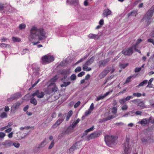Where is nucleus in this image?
Returning a JSON list of instances; mask_svg holds the SVG:
<instances>
[{"instance_id": "c756f323", "label": "nucleus", "mask_w": 154, "mask_h": 154, "mask_svg": "<svg viewBox=\"0 0 154 154\" xmlns=\"http://www.w3.org/2000/svg\"><path fill=\"white\" fill-rule=\"evenodd\" d=\"M30 102L33 104L34 106H35L37 104V101L34 97L32 98L30 100Z\"/></svg>"}, {"instance_id": "58836bf2", "label": "nucleus", "mask_w": 154, "mask_h": 154, "mask_svg": "<svg viewBox=\"0 0 154 154\" xmlns=\"http://www.w3.org/2000/svg\"><path fill=\"white\" fill-rule=\"evenodd\" d=\"M58 88L56 85H54L52 88V92H55L58 90Z\"/></svg>"}, {"instance_id": "bf43d9fd", "label": "nucleus", "mask_w": 154, "mask_h": 154, "mask_svg": "<svg viewBox=\"0 0 154 154\" xmlns=\"http://www.w3.org/2000/svg\"><path fill=\"white\" fill-rule=\"evenodd\" d=\"M15 147L18 148H19L20 146V144L19 143H13V145Z\"/></svg>"}, {"instance_id": "e2e57ef3", "label": "nucleus", "mask_w": 154, "mask_h": 154, "mask_svg": "<svg viewBox=\"0 0 154 154\" xmlns=\"http://www.w3.org/2000/svg\"><path fill=\"white\" fill-rule=\"evenodd\" d=\"M5 136V133L2 132H0V138H3Z\"/></svg>"}, {"instance_id": "338daca9", "label": "nucleus", "mask_w": 154, "mask_h": 154, "mask_svg": "<svg viewBox=\"0 0 154 154\" xmlns=\"http://www.w3.org/2000/svg\"><path fill=\"white\" fill-rule=\"evenodd\" d=\"M141 70V68H136L134 70L135 72H139Z\"/></svg>"}, {"instance_id": "4d7b16f0", "label": "nucleus", "mask_w": 154, "mask_h": 154, "mask_svg": "<svg viewBox=\"0 0 154 154\" xmlns=\"http://www.w3.org/2000/svg\"><path fill=\"white\" fill-rule=\"evenodd\" d=\"M139 100L138 99H135L131 100V101L134 104L137 105L138 102H139Z\"/></svg>"}, {"instance_id": "f03ea898", "label": "nucleus", "mask_w": 154, "mask_h": 154, "mask_svg": "<svg viewBox=\"0 0 154 154\" xmlns=\"http://www.w3.org/2000/svg\"><path fill=\"white\" fill-rule=\"evenodd\" d=\"M104 139L106 144L109 147H112L117 144V138L116 137L111 135H106L105 136Z\"/></svg>"}, {"instance_id": "de8ad7c7", "label": "nucleus", "mask_w": 154, "mask_h": 154, "mask_svg": "<svg viewBox=\"0 0 154 154\" xmlns=\"http://www.w3.org/2000/svg\"><path fill=\"white\" fill-rule=\"evenodd\" d=\"M133 95L134 97H140L141 96V94L139 93H134Z\"/></svg>"}, {"instance_id": "49530a36", "label": "nucleus", "mask_w": 154, "mask_h": 154, "mask_svg": "<svg viewBox=\"0 0 154 154\" xmlns=\"http://www.w3.org/2000/svg\"><path fill=\"white\" fill-rule=\"evenodd\" d=\"M0 116L1 118H6L7 116V114L5 112H3L1 114Z\"/></svg>"}, {"instance_id": "f257e3e1", "label": "nucleus", "mask_w": 154, "mask_h": 154, "mask_svg": "<svg viewBox=\"0 0 154 154\" xmlns=\"http://www.w3.org/2000/svg\"><path fill=\"white\" fill-rule=\"evenodd\" d=\"M30 34L28 38L29 41L32 42L36 40H43L47 37L45 31L43 28L35 26L32 27L30 30Z\"/></svg>"}, {"instance_id": "5fc2aeb1", "label": "nucleus", "mask_w": 154, "mask_h": 154, "mask_svg": "<svg viewBox=\"0 0 154 154\" xmlns=\"http://www.w3.org/2000/svg\"><path fill=\"white\" fill-rule=\"evenodd\" d=\"M105 97L104 95L103 96H98L97 98V101H99L100 100L102 99L105 98Z\"/></svg>"}, {"instance_id": "ddd939ff", "label": "nucleus", "mask_w": 154, "mask_h": 154, "mask_svg": "<svg viewBox=\"0 0 154 154\" xmlns=\"http://www.w3.org/2000/svg\"><path fill=\"white\" fill-rule=\"evenodd\" d=\"M110 69L108 68H106L99 75L100 79L103 78L109 72Z\"/></svg>"}, {"instance_id": "680f3d73", "label": "nucleus", "mask_w": 154, "mask_h": 154, "mask_svg": "<svg viewBox=\"0 0 154 154\" xmlns=\"http://www.w3.org/2000/svg\"><path fill=\"white\" fill-rule=\"evenodd\" d=\"M147 42H148L152 43L154 45V40L152 38L148 39L147 40Z\"/></svg>"}, {"instance_id": "412c9836", "label": "nucleus", "mask_w": 154, "mask_h": 154, "mask_svg": "<svg viewBox=\"0 0 154 154\" xmlns=\"http://www.w3.org/2000/svg\"><path fill=\"white\" fill-rule=\"evenodd\" d=\"M137 106H140L142 109L146 108V106H145L144 103L143 101H140V100H139Z\"/></svg>"}, {"instance_id": "4468645a", "label": "nucleus", "mask_w": 154, "mask_h": 154, "mask_svg": "<svg viewBox=\"0 0 154 154\" xmlns=\"http://www.w3.org/2000/svg\"><path fill=\"white\" fill-rule=\"evenodd\" d=\"M2 144L6 147H9L13 146V143L11 140H8L3 142Z\"/></svg>"}, {"instance_id": "9d476101", "label": "nucleus", "mask_w": 154, "mask_h": 154, "mask_svg": "<svg viewBox=\"0 0 154 154\" xmlns=\"http://www.w3.org/2000/svg\"><path fill=\"white\" fill-rule=\"evenodd\" d=\"M20 104L21 103L18 102L14 104L11 108V112L13 113L15 112L17 109L19 108Z\"/></svg>"}, {"instance_id": "79ce46f5", "label": "nucleus", "mask_w": 154, "mask_h": 154, "mask_svg": "<svg viewBox=\"0 0 154 154\" xmlns=\"http://www.w3.org/2000/svg\"><path fill=\"white\" fill-rule=\"evenodd\" d=\"M26 27V25L24 24H20L19 26V28L20 29H25Z\"/></svg>"}, {"instance_id": "2eb2a0df", "label": "nucleus", "mask_w": 154, "mask_h": 154, "mask_svg": "<svg viewBox=\"0 0 154 154\" xmlns=\"http://www.w3.org/2000/svg\"><path fill=\"white\" fill-rule=\"evenodd\" d=\"M111 11L109 9H107L104 10L102 14L103 16L104 17H106L108 16L111 14Z\"/></svg>"}, {"instance_id": "20e7f679", "label": "nucleus", "mask_w": 154, "mask_h": 154, "mask_svg": "<svg viewBox=\"0 0 154 154\" xmlns=\"http://www.w3.org/2000/svg\"><path fill=\"white\" fill-rule=\"evenodd\" d=\"M65 115H62L61 113H60L58 115V116L60 117L59 119L52 126V128H55L58 126L64 120L65 116Z\"/></svg>"}, {"instance_id": "a19ab883", "label": "nucleus", "mask_w": 154, "mask_h": 154, "mask_svg": "<svg viewBox=\"0 0 154 154\" xmlns=\"http://www.w3.org/2000/svg\"><path fill=\"white\" fill-rule=\"evenodd\" d=\"M12 39L13 41L14 42H20V38L15 37H13Z\"/></svg>"}, {"instance_id": "423d86ee", "label": "nucleus", "mask_w": 154, "mask_h": 154, "mask_svg": "<svg viewBox=\"0 0 154 154\" xmlns=\"http://www.w3.org/2000/svg\"><path fill=\"white\" fill-rule=\"evenodd\" d=\"M133 52V47H130L127 49L123 50L122 51V54L125 56H130Z\"/></svg>"}, {"instance_id": "0eeeda50", "label": "nucleus", "mask_w": 154, "mask_h": 154, "mask_svg": "<svg viewBox=\"0 0 154 154\" xmlns=\"http://www.w3.org/2000/svg\"><path fill=\"white\" fill-rule=\"evenodd\" d=\"M70 73V69H64L62 70L61 72V73L64 75L63 78H62L61 80L62 81H64L66 79L68 75Z\"/></svg>"}, {"instance_id": "4c0bfd02", "label": "nucleus", "mask_w": 154, "mask_h": 154, "mask_svg": "<svg viewBox=\"0 0 154 154\" xmlns=\"http://www.w3.org/2000/svg\"><path fill=\"white\" fill-rule=\"evenodd\" d=\"M1 47H5L8 48H10L11 46L10 45L8 44H7L4 43H2Z\"/></svg>"}, {"instance_id": "c03bdc74", "label": "nucleus", "mask_w": 154, "mask_h": 154, "mask_svg": "<svg viewBox=\"0 0 154 154\" xmlns=\"http://www.w3.org/2000/svg\"><path fill=\"white\" fill-rule=\"evenodd\" d=\"M117 109L116 107H113L112 109V113L114 114H115L117 113Z\"/></svg>"}, {"instance_id": "69168bd1", "label": "nucleus", "mask_w": 154, "mask_h": 154, "mask_svg": "<svg viewBox=\"0 0 154 154\" xmlns=\"http://www.w3.org/2000/svg\"><path fill=\"white\" fill-rule=\"evenodd\" d=\"M133 98V97L131 96H129L126 97L125 98L126 101H128L130 99H132Z\"/></svg>"}, {"instance_id": "8fccbe9b", "label": "nucleus", "mask_w": 154, "mask_h": 154, "mask_svg": "<svg viewBox=\"0 0 154 154\" xmlns=\"http://www.w3.org/2000/svg\"><path fill=\"white\" fill-rule=\"evenodd\" d=\"M126 101L125 98H123L122 99H120L119 100V102L121 104H124Z\"/></svg>"}, {"instance_id": "e433bc0d", "label": "nucleus", "mask_w": 154, "mask_h": 154, "mask_svg": "<svg viewBox=\"0 0 154 154\" xmlns=\"http://www.w3.org/2000/svg\"><path fill=\"white\" fill-rule=\"evenodd\" d=\"M54 140H53L51 142V143L50 144L48 147V149H51L54 146Z\"/></svg>"}, {"instance_id": "a211bd4d", "label": "nucleus", "mask_w": 154, "mask_h": 154, "mask_svg": "<svg viewBox=\"0 0 154 154\" xmlns=\"http://www.w3.org/2000/svg\"><path fill=\"white\" fill-rule=\"evenodd\" d=\"M137 14V11L135 10L133 11H132L128 13L127 16L128 17H129L130 16H136Z\"/></svg>"}, {"instance_id": "a878e982", "label": "nucleus", "mask_w": 154, "mask_h": 154, "mask_svg": "<svg viewBox=\"0 0 154 154\" xmlns=\"http://www.w3.org/2000/svg\"><path fill=\"white\" fill-rule=\"evenodd\" d=\"M116 116H114V115H111L110 116H109L106 118L103 119V121H106L109 120L111 119H113L115 117H116Z\"/></svg>"}, {"instance_id": "cd10ccee", "label": "nucleus", "mask_w": 154, "mask_h": 154, "mask_svg": "<svg viewBox=\"0 0 154 154\" xmlns=\"http://www.w3.org/2000/svg\"><path fill=\"white\" fill-rule=\"evenodd\" d=\"M72 113L73 112L72 110H70L67 113V116L66 118V121H68L69 118L72 116Z\"/></svg>"}, {"instance_id": "b1692460", "label": "nucleus", "mask_w": 154, "mask_h": 154, "mask_svg": "<svg viewBox=\"0 0 154 154\" xmlns=\"http://www.w3.org/2000/svg\"><path fill=\"white\" fill-rule=\"evenodd\" d=\"M81 145V143L80 142H78L75 143L73 146L75 149L79 148Z\"/></svg>"}, {"instance_id": "6e6552de", "label": "nucleus", "mask_w": 154, "mask_h": 154, "mask_svg": "<svg viewBox=\"0 0 154 154\" xmlns=\"http://www.w3.org/2000/svg\"><path fill=\"white\" fill-rule=\"evenodd\" d=\"M101 135V133L100 131L95 132L91 134L89 136H87V139L90 140L91 139L99 137Z\"/></svg>"}, {"instance_id": "603ef678", "label": "nucleus", "mask_w": 154, "mask_h": 154, "mask_svg": "<svg viewBox=\"0 0 154 154\" xmlns=\"http://www.w3.org/2000/svg\"><path fill=\"white\" fill-rule=\"evenodd\" d=\"M148 140V143H153L154 141L153 139L150 137H148L147 138Z\"/></svg>"}, {"instance_id": "1a4fd4ad", "label": "nucleus", "mask_w": 154, "mask_h": 154, "mask_svg": "<svg viewBox=\"0 0 154 154\" xmlns=\"http://www.w3.org/2000/svg\"><path fill=\"white\" fill-rule=\"evenodd\" d=\"M154 12V5L148 11L145 15V17L152 18Z\"/></svg>"}, {"instance_id": "f704fd0d", "label": "nucleus", "mask_w": 154, "mask_h": 154, "mask_svg": "<svg viewBox=\"0 0 154 154\" xmlns=\"http://www.w3.org/2000/svg\"><path fill=\"white\" fill-rule=\"evenodd\" d=\"M147 80H145L143 81L142 82L140 83L139 85V86H143L145 84H146L147 82Z\"/></svg>"}, {"instance_id": "ea45409f", "label": "nucleus", "mask_w": 154, "mask_h": 154, "mask_svg": "<svg viewBox=\"0 0 154 154\" xmlns=\"http://www.w3.org/2000/svg\"><path fill=\"white\" fill-rule=\"evenodd\" d=\"M75 149L74 147V146H72L69 148V152L70 153H73Z\"/></svg>"}, {"instance_id": "f3484780", "label": "nucleus", "mask_w": 154, "mask_h": 154, "mask_svg": "<svg viewBox=\"0 0 154 154\" xmlns=\"http://www.w3.org/2000/svg\"><path fill=\"white\" fill-rule=\"evenodd\" d=\"M47 143H46V140L45 139L44 140L40 143V144L38 146V149H41L45 147L47 144Z\"/></svg>"}, {"instance_id": "39448f33", "label": "nucleus", "mask_w": 154, "mask_h": 154, "mask_svg": "<svg viewBox=\"0 0 154 154\" xmlns=\"http://www.w3.org/2000/svg\"><path fill=\"white\" fill-rule=\"evenodd\" d=\"M42 60L43 63H49L54 60V57L50 55H46L42 58Z\"/></svg>"}, {"instance_id": "6e6d98bb", "label": "nucleus", "mask_w": 154, "mask_h": 154, "mask_svg": "<svg viewBox=\"0 0 154 154\" xmlns=\"http://www.w3.org/2000/svg\"><path fill=\"white\" fill-rule=\"evenodd\" d=\"M135 114L136 115L140 116L142 115V112L140 111H137L135 112Z\"/></svg>"}, {"instance_id": "5701e85b", "label": "nucleus", "mask_w": 154, "mask_h": 154, "mask_svg": "<svg viewBox=\"0 0 154 154\" xmlns=\"http://www.w3.org/2000/svg\"><path fill=\"white\" fill-rule=\"evenodd\" d=\"M94 108V105L93 103H92L87 111V115L90 114Z\"/></svg>"}, {"instance_id": "393cba45", "label": "nucleus", "mask_w": 154, "mask_h": 154, "mask_svg": "<svg viewBox=\"0 0 154 154\" xmlns=\"http://www.w3.org/2000/svg\"><path fill=\"white\" fill-rule=\"evenodd\" d=\"M57 79L58 78L57 77V76L56 75L54 76V77L52 78L50 81V85H53Z\"/></svg>"}, {"instance_id": "aec40b11", "label": "nucleus", "mask_w": 154, "mask_h": 154, "mask_svg": "<svg viewBox=\"0 0 154 154\" xmlns=\"http://www.w3.org/2000/svg\"><path fill=\"white\" fill-rule=\"evenodd\" d=\"M74 128L71 125L69 126L66 129L65 133L69 134L73 131Z\"/></svg>"}, {"instance_id": "7c9ffc66", "label": "nucleus", "mask_w": 154, "mask_h": 154, "mask_svg": "<svg viewBox=\"0 0 154 154\" xmlns=\"http://www.w3.org/2000/svg\"><path fill=\"white\" fill-rule=\"evenodd\" d=\"M80 120L79 119H78L75 121L72 124V125H71L72 126V128H74L75 127L77 124H78L80 122Z\"/></svg>"}, {"instance_id": "864d4df0", "label": "nucleus", "mask_w": 154, "mask_h": 154, "mask_svg": "<svg viewBox=\"0 0 154 154\" xmlns=\"http://www.w3.org/2000/svg\"><path fill=\"white\" fill-rule=\"evenodd\" d=\"M128 109V106L126 104H125L122 107V109L123 110H126Z\"/></svg>"}, {"instance_id": "6ab92c4d", "label": "nucleus", "mask_w": 154, "mask_h": 154, "mask_svg": "<svg viewBox=\"0 0 154 154\" xmlns=\"http://www.w3.org/2000/svg\"><path fill=\"white\" fill-rule=\"evenodd\" d=\"M109 61V59H107L103 60H101L99 62V64L100 66H104Z\"/></svg>"}, {"instance_id": "a18cd8bd", "label": "nucleus", "mask_w": 154, "mask_h": 154, "mask_svg": "<svg viewBox=\"0 0 154 154\" xmlns=\"http://www.w3.org/2000/svg\"><path fill=\"white\" fill-rule=\"evenodd\" d=\"M76 75L75 74H72L70 76V79L71 80H74L76 79Z\"/></svg>"}, {"instance_id": "37998d69", "label": "nucleus", "mask_w": 154, "mask_h": 154, "mask_svg": "<svg viewBox=\"0 0 154 154\" xmlns=\"http://www.w3.org/2000/svg\"><path fill=\"white\" fill-rule=\"evenodd\" d=\"M113 91V90H110L107 92L105 94H104L103 95L105 97H106V96H107L109 94H111L112 93Z\"/></svg>"}, {"instance_id": "4be33fe9", "label": "nucleus", "mask_w": 154, "mask_h": 154, "mask_svg": "<svg viewBox=\"0 0 154 154\" xmlns=\"http://www.w3.org/2000/svg\"><path fill=\"white\" fill-rule=\"evenodd\" d=\"M145 18L148 25H149L151 23L153 22V19L151 18L145 17Z\"/></svg>"}, {"instance_id": "09e8293b", "label": "nucleus", "mask_w": 154, "mask_h": 154, "mask_svg": "<svg viewBox=\"0 0 154 154\" xmlns=\"http://www.w3.org/2000/svg\"><path fill=\"white\" fill-rule=\"evenodd\" d=\"M29 53V51L27 49H23L21 51V54H24L26 53Z\"/></svg>"}, {"instance_id": "72a5a7b5", "label": "nucleus", "mask_w": 154, "mask_h": 154, "mask_svg": "<svg viewBox=\"0 0 154 154\" xmlns=\"http://www.w3.org/2000/svg\"><path fill=\"white\" fill-rule=\"evenodd\" d=\"M94 57H92L89 60H87V65L92 63L94 61Z\"/></svg>"}, {"instance_id": "3c124183", "label": "nucleus", "mask_w": 154, "mask_h": 154, "mask_svg": "<svg viewBox=\"0 0 154 154\" xmlns=\"http://www.w3.org/2000/svg\"><path fill=\"white\" fill-rule=\"evenodd\" d=\"M81 70V68L80 67H77L75 69V72H78L80 71Z\"/></svg>"}, {"instance_id": "9b49d317", "label": "nucleus", "mask_w": 154, "mask_h": 154, "mask_svg": "<svg viewBox=\"0 0 154 154\" xmlns=\"http://www.w3.org/2000/svg\"><path fill=\"white\" fill-rule=\"evenodd\" d=\"M151 119V118L150 117L149 119H143L140 121H139L137 123L140 124L142 126L148 124L150 120Z\"/></svg>"}, {"instance_id": "2f4dec72", "label": "nucleus", "mask_w": 154, "mask_h": 154, "mask_svg": "<svg viewBox=\"0 0 154 154\" xmlns=\"http://www.w3.org/2000/svg\"><path fill=\"white\" fill-rule=\"evenodd\" d=\"M88 37L91 39H95L97 37V35L95 34H90L88 35Z\"/></svg>"}, {"instance_id": "052dcab7", "label": "nucleus", "mask_w": 154, "mask_h": 154, "mask_svg": "<svg viewBox=\"0 0 154 154\" xmlns=\"http://www.w3.org/2000/svg\"><path fill=\"white\" fill-rule=\"evenodd\" d=\"M35 64H33L32 65V69L34 70H35L36 71H38L39 70V68L37 67V68H35L34 67V66H35Z\"/></svg>"}, {"instance_id": "bb28decb", "label": "nucleus", "mask_w": 154, "mask_h": 154, "mask_svg": "<svg viewBox=\"0 0 154 154\" xmlns=\"http://www.w3.org/2000/svg\"><path fill=\"white\" fill-rule=\"evenodd\" d=\"M153 80V78H151L149 81L148 82V84L146 86V88H151L152 87V82Z\"/></svg>"}, {"instance_id": "774afa93", "label": "nucleus", "mask_w": 154, "mask_h": 154, "mask_svg": "<svg viewBox=\"0 0 154 154\" xmlns=\"http://www.w3.org/2000/svg\"><path fill=\"white\" fill-rule=\"evenodd\" d=\"M94 126H93L91 127L90 128L88 129H87V133L93 131L94 130Z\"/></svg>"}, {"instance_id": "c85d7f7f", "label": "nucleus", "mask_w": 154, "mask_h": 154, "mask_svg": "<svg viewBox=\"0 0 154 154\" xmlns=\"http://www.w3.org/2000/svg\"><path fill=\"white\" fill-rule=\"evenodd\" d=\"M11 95L14 100L17 99L21 97L20 94L19 93H16Z\"/></svg>"}, {"instance_id": "7ed1b4c3", "label": "nucleus", "mask_w": 154, "mask_h": 154, "mask_svg": "<svg viewBox=\"0 0 154 154\" xmlns=\"http://www.w3.org/2000/svg\"><path fill=\"white\" fill-rule=\"evenodd\" d=\"M129 139L127 138L125 143L123 144V149L124 150V154H130L131 151V147L129 145Z\"/></svg>"}, {"instance_id": "dca6fc26", "label": "nucleus", "mask_w": 154, "mask_h": 154, "mask_svg": "<svg viewBox=\"0 0 154 154\" xmlns=\"http://www.w3.org/2000/svg\"><path fill=\"white\" fill-rule=\"evenodd\" d=\"M69 2L70 4L74 5L75 6H79V0H67L66 2Z\"/></svg>"}, {"instance_id": "f8f14e48", "label": "nucleus", "mask_w": 154, "mask_h": 154, "mask_svg": "<svg viewBox=\"0 0 154 154\" xmlns=\"http://www.w3.org/2000/svg\"><path fill=\"white\" fill-rule=\"evenodd\" d=\"M44 92L42 91H39L37 90L33 93L32 95L33 97L36 96L38 98H42L44 97Z\"/></svg>"}, {"instance_id": "473e14b6", "label": "nucleus", "mask_w": 154, "mask_h": 154, "mask_svg": "<svg viewBox=\"0 0 154 154\" xmlns=\"http://www.w3.org/2000/svg\"><path fill=\"white\" fill-rule=\"evenodd\" d=\"M70 84V82H64L63 83V84L61 85H60V86L62 88H63V87H66L68 85H69Z\"/></svg>"}, {"instance_id": "c9c22d12", "label": "nucleus", "mask_w": 154, "mask_h": 154, "mask_svg": "<svg viewBox=\"0 0 154 154\" xmlns=\"http://www.w3.org/2000/svg\"><path fill=\"white\" fill-rule=\"evenodd\" d=\"M134 77V75H131L127 78L125 82V84H127L131 81V79Z\"/></svg>"}, {"instance_id": "0e129e2a", "label": "nucleus", "mask_w": 154, "mask_h": 154, "mask_svg": "<svg viewBox=\"0 0 154 154\" xmlns=\"http://www.w3.org/2000/svg\"><path fill=\"white\" fill-rule=\"evenodd\" d=\"M85 74V72H82L78 74L77 76L78 77H81L83 76Z\"/></svg>"}, {"instance_id": "13d9d810", "label": "nucleus", "mask_w": 154, "mask_h": 154, "mask_svg": "<svg viewBox=\"0 0 154 154\" xmlns=\"http://www.w3.org/2000/svg\"><path fill=\"white\" fill-rule=\"evenodd\" d=\"M80 104V102L79 101H78L76 103H75L74 106L75 108L78 107Z\"/></svg>"}]
</instances>
